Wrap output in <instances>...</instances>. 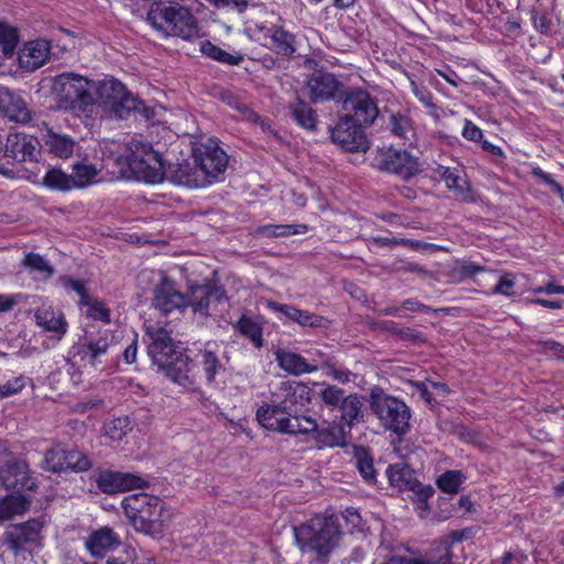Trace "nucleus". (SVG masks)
Listing matches in <instances>:
<instances>
[{
  "label": "nucleus",
  "mask_w": 564,
  "mask_h": 564,
  "mask_svg": "<svg viewBox=\"0 0 564 564\" xmlns=\"http://www.w3.org/2000/svg\"><path fill=\"white\" fill-rule=\"evenodd\" d=\"M243 33L253 42L282 56H291L295 52L294 35L280 26L249 22L245 25Z\"/></svg>",
  "instance_id": "9"
},
{
  "label": "nucleus",
  "mask_w": 564,
  "mask_h": 564,
  "mask_svg": "<svg viewBox=\"0 0 564 564\" xmlns=\"http://www.w3.org/2000/svg\"><path fill=\"white\" fill-rule=\"evenodd\" d=\"M148 337V355L160 368L178 351L173 343L171 334L158 324L145 325Z\"/></svg>",
  "instance_id": "15"
},
{
  "label": "nucleus",
  "mask_w": 564,
  "mask_h": 564,
  "mask_svg": "<svg viewBox=\"0 0 564 564\" xmlns=\"http://www.w3.org/2000/svg\"><path fill=\"white\" fill-rule=\"evenodd\" d=\"M104 431L112 441H120L130 431V422L127 416L115 417L105 423Z\"/></svg>",
  "instance_id": "51"
},
{
  "label": "nucleus",
  "mask_w": 564,
  "mask_h": 564,
  "mask_svg": "<svg viewBox=\"0 0 564 564\" xmlns=\"http://www.w3.org/2000/svg\"><path fill=\"white\" fill-rule=\"evenodd\" d=\"M293 120L306 130H314L316 127V112L305 101L297 99L290 106Z\"/></svg>",
  "instance_id": "38"
},
{
  "label": "nucleus",
  "mask_w": 564,
  "mask_h": 564,
  "mask_svg": "<svg viewBox=\"0 0 564 564\" xmlns=\"http://www.w3.org/2000/svg\"><path fill=\"white\" fill-rule=\"evenodd\" d=\"M153 293V306L163 315L183 311L188 306L187 296L180 292L176 283L167 276L161 280Z\"/></svg>",
  "instance_id": "17"
},
{
  "label": "nucleus",
  "mask_w": 564,
  "mask_h": 564,
  "mask_svg": "<svg viewBox=\"0 0 564 564\" xmlns=\"http://www.w3.org/2000/svg\"><path fill=\"white\" fill-rule=\"evenodd\" d=\"M66 449L56 446L46 451L43 459V469L51 473H63L67 471Z\"/></svg>",
  "instance_id": "45"
},
{
  "label": "nucleus",
  "mask_w": 564,
  "mask_h": 564,
  "mask_svg": "<svg viewBox=\"0 0 564 564\" xmlns=\"http://www.w3.org/2000/svg\"><path fill=\"white\" fill-rule=\"evenodd\" d=\"M23 262L26 268L44 273L46 276H51L54 272L53 267L42 256L34 252L25 254Z\"/></svg>",
  "instance_id": "57"
},
{
  "label": "nucleus",
  "mask_w": 564,
  "mask_h": 564,
  "mask_svg": "<svg viewBox=\"0 0 564 564\" xmlns=\"http://www.w3.org/2000/svg\"><path fill=\"white\" fill-rule=\"evenodd\" d=\"M111 341L107 334L89 336L78 347L77 355L82 361L87 362L90 366H96L102 362V358L107 355L110 348Z\"/></svg>",
  "instance_id": "30"
},
{
  "label": "nucleus",
  "mask_w": 564,
  "mask_h": 564,
  "mask_svg": "<svg viewBox=\"0 0 564 564\" xmlns=\"http://www.w3.org/2000/svg\"><path fill=\"white\" fill-rule=\"evenodd\" d=\"M356 468L366 484L373 485L377 481L373 458L368 451L362 448L356 453Z\"/></svg>",
  "instance_id": "47"
},
{
  "label": "nucleus",
  "mask_w": 564,
  "mask_h": 564,
  "mask_svg": "<svg viewBox=\"0 0 564 564\" xmlns=\"http://www.w3.org/2000/svg\"><path fill=\"white\" fill-rule=\"evenodd\" d=\"M340 529L333 517H314L294 527V538L302 552L314 553L325 563L338 544Z\"/></svg>",
  "instance_id": "3"
},
{
  "label": "nucleus",
  "mask_w": 564,
  "mask_h": 564,
  "mask_svg": "<svg viewBox=\"0 0 564 564\" xmlns=\"http://www.w3.org/2000/svg\"><path fill=\"white\" fill-rule=\"evenodd\" d=\"M217 9H227L237 11L239 13L246 11L248 8V0H206Z\"/></svg>",
  "instance_id": "61"
},
{
  "label": "nucleus",
  "mask_w": 564,
  "mask_h": 564,
  "mask_svg": "<svg viewBox=\"0 0 564 564\" xmlns=\"http://www.w3.org/2000/svg\"><path fill=\"white\" fill-rule=\"evenodd\" d=\"M312 400V389L302 382H281L279 392L272 394L256 412L259 424L270 431L285 434H308L316 421L303 415Z\"/></svg>",
  "instance_id": "1"
},
{
  "label": "nucleus",
  "mask_w": 564,
  "mask_h": 564,
  "mask_svg": "<svg viewBox=\"0 0 564 564\" xmlns=\"http://www.w3.org/2000/svg\"><path fill=\"white\" fill-rule=\"evenodd\" d=\"M94 83L79 74L65 72L53 78L52 91L56 96L58 107L79 113L93 112L95 97Z\"/></svg>",
  "instance_id": "6"
},
{
  "label": "nucleus",
  "mask_w": 564,
  "mask_h": 564,
  "mask_svg": "<svg viewBox=\"0 0 564 564\" xmlns=\"http://www.w3.org/2000/svg\"><path fill=\"white\" fill-rule=\"evenodd\" d=\"M193 158L199 170L204 171L207 186L218 181L228 166L227 153L214 141L197 144L193 149Z\"/></svg>",
  "instance_id": "12"
},
{
  "label": "nucleus",
  "mask_w": 564,
  "mask_h": 564,
  "mask_svg": "<svg viewBox=\"0 0 564 564\" xmlns=\"http://www.w3.org/2000/svg\"><path fill=\"white\" fill-rule=\"evenodd\" d=\"M344 118L355 126H370L379 115L375 98L364 89H354L343 102Z\"/></svg>",
  "instance_id": "11"
},
{
  "label": "nucleus",
  "mask_w": 564,
  "mask_h": 564,
  "mask_svg": "<svg viewBox=\"0 0 564 564\" xmlns=\"http://www.w3.org/2000/svg\"><path fill=\"white\" fill-rule=\"evenodd\" d=\"M96 91L105 109L127 91L124 85L115 78H106L98 83Z\"/></svg>",
  "instance_id": "35"
},
{
  "label": "nucleus",
  "mask_w": 564,
  "mask_h": 564,
  "mask_svg": "<svg viewBox=\"0 0 564 564\" xmlns=\"http://www.w3.org/2000/svg\"><path fill=\"white\" fill-rule=\"evenodd\" d=\"M274 355L278 366L290 375L302 376L317 371L316 365L308 362L300 354L278 349Z\"/></svg>",
  "instance_id": "31"
},
{
  "label": "nucleus",
  "mask_w": 564,
  "mask_h": 564,
  "mask_svg": "<svg viewBox=\"0 0 564 564\" xmlns=\"http://www.w3.org/2000/svg\"><path fill=\"white\" fill-rule=\"evenodd\" d=\"M67 470L73 471H86L90 469L91 462L90 459L84 455L83 453L74 449H66V459Z\"/></svg>",
  "instance_id": "54"
},
{
  "label": "nucleus",
  "mask_w": 564,
  "mask_h": 564,
  "mask_svg": "<svg viewBox=\"0 0 564 564\" xmlns=\"http://www.w3.org/2000/svg\"><path fill=\"white\" fill-rule=\"evenodd\" d=\"M386 475L390 486L398 490H409L416 480L414 470L405 464L389 465Z\"/></svg>",
  "instance_id": "33"
},
{
  "label": "nucleus",
  "mask_w": 564,
  "mask_h": 564,
  "mask_svg": "<svg viewBox=\"0 0 564 564\" xmlns=\"http://www.w3.org/2000/svg\"><path fill=\"white\" fill-rule=\"evenodd\" d=\"M43 183L51 189L69 191L73 187L72 176L59 169H51L45 173Z\"/></svg>",
  "instance_id": "50"
},
{
  "label": "nucleus",
  "mask_w": 564,
  "mask_h": 564,
  "mask_svg": "<svg viewBox=\"0 0 564 564\" xmlns=\"http://www.w3.org/2000/svg\"><path fill=\"white\" fill-rule=\"evenodd\" d=\"M305 89L311 101L319 104L334 100L340 93L341 83L330 73L316 70L307 78Z\"/></svg>",
  "instance_id": "18"
},
{
  "label": "nucleus",
  "mask_w": 564,
  "mask_h": 564,
  "mask_svg": "<svg viewBox=\"0 0 564 564\" xmlns=\"http://www.w3.org/2000/svg\"><path fill=\"white\" fill-rule=\"evenodd\" d=\"M121 544L120 536L109 527L93 530L85 539L87 552L95 558H104Z\"/></svg>",
  "instance_id": "24"
},
{
  "label": "nucleus",
  "mask_w": 564,
  "mask_h": 564,
  "mask_svg": "<svg viewBox=\"0 0 564 564\" xmlns=\"http://www.w3.org/2000/svg\"><path fill=\"white\" fill-rule=\"evenodd\" d=\"M36 324L44 330L53 333L57 338L64 336L68 324L62 313H56L52 307L39 308L35 313Z\"/></svg>",
  "instance_id": "32"
},
{
  "label": "nucleus",
  "mask_w": 564,
  "mask_h": 564,
  "mask_svg": "<svg viewBox=\"0 0 564 564\" xmlns=\"http://www.w3.org/2000/svg\"><path fill=\"white\" fill-rule=\"evenodd\" d=\"M30 501L23 495H8L0 499V521L10 520L15 514L23 513Z\"/></svg>",
  "instance_id": "36"
},
{
  "label": "nucleus",
  "mask_w": 564,
  "mask_h": 564,
  "mask_svg": "<svg viewBox=\"0 0 564 564\" xmlns=\"http://www.w3.org/2000/svg\"><path fill=\"white\" fill-rule=\"evenodd\" d=\"M82 306L87 307L86 315L88 318L109 324L111 321V311L106 303L99 299H93L90 295L86 301L80 303Z\"/></svg>",
  "instance_id": "44"
},
{
  "label": "nucleus",
  "mask_w": 564,
  "mask_h": 564,
  "mask_svg": "<svg viewBox=\"0 0 564 564\" xmlns=\"http://www.w3.org/2000/svg\"><path fill=\"white\" fill-rule=\"evenodd\" d=\"M98 174L99 170L93 164H74L73 172L70 174L73 187L82 188L95 183Z\"/></svg>",
  "instance_id": "42"
},
{
  "label": "nucleus",
  "mask_w": 564,
  "mask_h": 564,
  "mask_svg": "<svg viewBox=\"0 0 564 564\" xmlns=\"http://www.w3.org/2000/svg\"><path fill=\"white\" fill-rule=\"evenodd\" d=\"M39 140L32 135L24 133H11L3 144L4 156L17 162L36 161L40 153Z\"/></svg>",
  "instance_id": "20"
},
{
  "label": "nucleus",
  "mask_w": 564,
  "mask_h": 564,
  "mask_svg": "<svg viewBox=\"0 0 564 564\" xmlns=\"http://www.w3.org/2000/svg\"><path fill=\"white\" fill-rule=\"evenodd\" d=\"M307 226L297 225H264L258 229L259 235L263 237H286L292 235L305 234Z\"/></svg>",
  "instance_id": "48"
},
{
  "label": "nucleus",
  "mask_w": 564,
  "mask_h": 564,
  "mask_svg": "<svg viewBox=\"0 0 564 564\" xmlns=\"http://www.w3.org/2000/svg\"><path fill=\"white\" fill-rule=\"evenodd\" d=\"M0 481L7 490L17 494L34 491L37 488L29 464L21 459L9 460L0 467Z\"/></svg>",
  "instance_id": "13"
},
{
  "label": "nucleus",
  "mask_w": 564,
  "mask_h": 564,
  "mask_svg": "<svg viewBox=\"0 0 564 564\" xmlns=\"http://www.w3.org/2000/svg\"><path fill=\"white\" fill-rule=\"evenodd\" d=\"M538 346L543 352H552L558 359L564 360V345L554 340L546 339L538 343Z\"/></svg>",
  "instance_id": "63"
},
{
  "label": "nucleus",
  "mask_w": 564,
  "mask_h": 564,
  "mask_svg": "<svg viewBox=\"0 0 564 564\" xmlns=\"http://www.w3.org/2000/svg\"><path fill=\"white\" fill-rule=\"evenodd\" d=\"M462 135L464 139L471 142L481 143L484 140L482 130L469 119L464 120Z\"/></svg>",
  "instance_id": "60"
},
{
  "label": "nucleus",
  "mask_w": 564,
  "mask_h": 564,
  "mask_svg": "<svg viewBox=\"0 0 564 564\" xmlns=\"http://www.w3.org/2000/svg\"><path fill=\"white\" fill-rule=\"evenodd\" d=\"M361 127L355 126V123L343 117L332 130L330 138L333 142L340 145L344 150L350 152L364 151L366 149V137Z\"/></svg>",
  "instance_id": "23"
},
{
  "label": "nucleus",
  "mask_w": 564,
  "mask_h": 564,
  "mask_svg": "<svg viewBox=\"0 0 564 564\" xmlns=\"http://www.w3.org/2000/svg\"><path fill=\"white\" fill-rule=\"evenodd\" d=\"M122 176L148 184H159L165 177V164L161 154L148 141L133 138L124 153L116 159Z\"/></svg>",
  "instance_id": "2"
},
{
  "label": "nucleus",
  "mask_w": 564,
  "mask_h": 564,
  "mask_svg": "<svg viewBox=\"0 0 564 564\" xmlns=\"http://www.w3.org/2000/svg\"><path fill=\"white\" fill-rule=\"evenodd\" d=\"M412 93L415 98L431 110H436V105L433 102L432 93L424 86H419L414 82H411Z\"/></svg>",
  "instance_id": "59"
},
{
  "label": "nucleus",
  "mask_w": 564,
  "mask_h": 564,
  "mask_svg": "<svg viewBox=\"0 0 564 564\" xmlns=\"http://www.w3.org/2000/svg\"><path fill=\"white\" fill-rule=\"evenodd\" d=\"M270 307L281 312L288 319L297 323L303 327L327 328L329 321L325 316L311 313L306 310L297 308L289 304L270 303Z\"/></svg>",
  "instance_id": "27"
},
{
  "label": "nucleus",
  "mask_w": 564,
  "mask_h": 564,
  "mask_svg": "<svg viewBox=\"0 0 564 564\" xmlns=\"http://www.w3.org/2000/svg\"><path fill=\"white\" fill-rule=\"evenodd\" d=\"M224 289L216 284H197L191 286V296L187 297L188 305L192 306L194 313L202 315L208 314V307L210 300L214 299L217 302L224 296Z\"/></svg>",
  "instance_id": "29"
},
{
  "label": "nucleus",
  "mask_w": 564,
  "mask_h": 564,
  "mask_svg": "<svg viewBox=\"0 0 564 564\" xmlns=\"http://www.w3.org/2000/svg\"><path fill=\"white\" fill-rule=\"evenodd\" d=\"M235 329L247 339L250 340L256 349H261L264 346L263 328L260 323L252 317L242 315L239 317L235 325Z\"/></svg>",
  "instance_id": "34"
},
{
  "label": "nucleus",
  "mask_w": 564,
  "mask_h": 564,
  "mask_svg": "<svg viewBox=\"0 0 564 564\" xmlns=\"http://www.w3.org/2000/svg\"><path fill=\"white\" fill-rule=\"evenodd\" d=\"M123 513L137 532L154 536L164 530L165 502L155 495L138 492L121 501Z\"/></svg>",
  "instance_id": "4"
},
{
  "label": "nucleus",
  "mask_w": 564,
  "mask_h": 564,
  "mask_svg": "<svg viewBox=\"0 0 564 564\" xmlns=\"http://www.w3.org/2000/svg\"><path fill=\"white\" fill-rule=\"evenodd\" d=\"M58 283L67 291L72 290L79 296V304L83 301H86L89 296L88 289L86 286V282L84 280L75 279L69 275H61L58 278Z\"/></svg>",
  "instance_id": "56"
},
{
  "label": "nucleus",
  "mask_w": 564,
  "mask_h": 564,
  "mask_svg": "<svg viewBox=\"0 0 564 564\" xmlns=\"http://www.w3.org/2000/svg\"><path fill=\"white\" fill-rule=\"evenodd\" d=\"M19 43L18 29L8 23L0 22V48L4 56L13 55Z\"/></svg>",
  "instance_id": "49"
},
{
  "label": "nucleus",
  "mask_w": 564,
  "mask_h": 564,
  "mask_svg": "<svg viewBox=\"0 0 564 564\" xmlns=\"http://www.w3.org/2000/svg\"><path fill=\"white\" fill-rule=\"evenodd\" d=\"M138 105L139 100L131 93L126 91L122 94V96L109 105L106 110L113 118L126 119L131 111L138 109Z\"/></svg>",
  "instance_id": "41"
},
{
  "label": "nucleus",
  "mask_w": 564,
  "mask_h": 564,
  "mask_svg": "<svg viewBox=\"0 0 564 564\" xmlns=\"http://www.w3.org/2000/svg\"><path fill=\"white\" fill-rule=\"evenodd\" d=\"M161 368L165 370L166 376L173 382L184 388H193L195 386L193 361L185 352L178 350Z\"/></svg>",
  "instance_id": "25"
},
{
  "label": "nucleus",
  "mask_w": 564,
  "mask_h": 564,
  "mask_svg": "<svg viewBox=\"0 0 564 564\" xmlns=\"http://www.w3.org/2000/svg\"><path fill=\"white\" fill-rule=\"evenodd\" d=\"M434 174L444 182L446 188L452 191L458 200L465 204L477 202V194L471 188L469 182L462 176L458 169L438 165L434 170Z\"/></svg>",
  "instance_id": "21"
},
{
  "label": "nucleus",
  "mask_w": 564,
  "mask_h": 564,
  "mask_svg": "<svg viewBox=\"0 0 564 564\" xmlns=\"http://www.w3.org/2000/svg\"><path fill=\"white\" fill-rule=\"evenodd\" d=\"M30 379L23 375L12 377L6 382H0V399H6L21 392Z\"/></svg>",
  "instance_id": "55"
},
{
  "label": "nucleus",
  "mask_w": 564,
  "mask_h": 564,
  "mask_svg": "<svg viewBox=\"0 0 564 564\" xmlns=\"http://www.w3.org/2000/svg\"><path fill=\"white\" fill-rule=\"evenodd\" d=\"M147 21L165 35L178 36L186 41L196 39L199 33L195 17L177 2H154L147 14Z\"/></svg>",
  "instance_id": "5"
},
{
  "label": "nucleus",
  "mask_w": 564,
  "mask_h": 564,
  "mask_svg": "<svg viewBox=\"0 0 564 564\" xmlns=\"http://www.w3.org/2000/svg\"><path fill=\"white\" fill-rule=\"evenodd\" d=\"M378 167L381 171L397 174L404 180H409L420 171L416 156L410 154L406 150L394 148H389L381 153Z\"/></svg>",
  "instance_id": "14"
},
{
  "label": "nucleus",
  "mask_w": 564,
  "mask_h": 564,
  "mask_svg": "<svg viewBox=\"0 0 564 564\" xmlns=\"http://www.w3.org/2000/svg\"><path fill=\"white\" fill-rule=\"evenodd\" d=\"M192 159H194L192 156ZM169 178L176 185L188 188H203L207 186V178L204 171L199 170L194 160H182L169 167Z\"/></svg>",
  "instance_id": "22"
},
{
  "label": "nucleus",
  "mask_w": 564,
  "mask_h": 564,
  "mask_svg": "<svg viewBox=\"0 0 564 564\" xmlns=\"http://www.w3.org/2000/svg\"><path fill=\"white\" fill-rule=\"evenodd\" d=\"M151 480L149 475L111 469H100L95 477L97 488L106 495L145 489L150 487Z\"/></svg>",
  "instance_id": "10"
},
{
  "label": "nucleus",
  "mask_w": 564,
  "mask_h": 564,
  "mask_svg": "<svg viewBox=\"0 0 564 564\" xmlns=\"http://www.w3.org/2000/svg\"><path fill=\"white\" fill-rule=\"evenodd\" d=\"M486 268L481 264L475 263L473 261L464 260L456 262L453 268V276L459 281L470 279L480 272H485Z\"/></svg>",
  "instance_id": "52"
},
{
  "label": "nucleus",
  "mask_w": 564,
  "mask_h": 564,
  "mask_svg": "<svg viewBox=\"0 0 564 564\" xmlns=\"http://www.w3.org/2000/svg\"><path fill=\"white\" fill-rule=\"evenodd\" d=\"M409 491L413 492V502L421 501V499H430L434 495V489L430 485H423L417 479L409 488Z\"/></svg>",
  "instance_id": "62"
},
{
  "label": "nucleus",
  "mask_w": 564,
  "mask_h": 564,
  "mask_svg": "<svg viewBox=\"0 0 564 564\" xmlns=\"http://www.w3.org/2000/svg\"><path fill=\"white\" fill-rule=\"evenodd\" d=\"M48 150L58 158H68L74 151V140L66 135L48 131L45 139Z\"/></svg>",
  "instance_id": "39"
},
{
  "label": "nucleus",
  "mask_w": 564,
  "mask_h": 564,
  "mask_svg": "<svg viewBox=\"0 0 564 564\" xmlns=\"http://www.w3.org/2000/svg\"><path fill=\"white\" fill-rule=\"evenodd\" d=\"M0 109L10 121L21 124L32 121L33 112L25 99L9 89L0 91Z\"/></svg>",
  "instance_id": "26"
},
{
  "label": "nucleus",
  "mask_w": 564,
  "mask_h": 564,
  "mask_svg": "<svg viewBox=\"0 0 564 564\" xmlns=\"http://www.w3.org/2000/svg\"><path fill=\"white\" fill-rule=\"evenodd\" d=\"M322 367L328 377L343 384L350 382L351 377L355 376L349 369L337 366L333 359H326Z\"/></svg>",
  "instance_id": "53"
},
{
  "label": "nucleus",
  "mask_w": 564,
  "mask_h": 564,
  "mask_svg": "<svg viewBox=\"0 0 564 564\" xmlns=\"http://www.w3.org/2000/svg\"><path fill=\"white\" fill-rule=\"evenodd\" d=\"M319 386L317 397L328 416L339 417L348 423L359 422L362 417V397L358 393L345 395L344 389L335 384L321 383Z\"/></svg>",
  "instance_id": "8"
},
{
  "label": "nucleus",
  "mask_w": 564,
  "mask_h": 564,
  "mask_svg": "<svg viewBox=\"0 0 564 564\" xmlns=\"http://www.w3.org/2000/svg\"><path fill=\"white\" fill-rule=\"evenodd\" d=\"M208 346L209 344L206 345L204 349L199 350L198 362L204 370L206 382L208 384H212L213 382H215L216 376L223 369V365L218 358L217 352L212 350Z\"/></svg>",
  "instance_id": "37"
},
{
  "label": "nucleus",
  "mask_w": 564,
  "mask_h": 564,
  "mask_svg": "<svg viewBox=\"0 0 564 564\" xmlns=\"http://www.w3.org/2000/svg\"><path fill=\"white\" fill-rule=\"evenodd\" d=\"M42 529L43 522L39 519L17 523L6 532V542L14 553L23 552L28 545H34L39 541Z\"/></svg>",
  "instance_id": "19"
},
{
  "label": "nucleus",
  "mask_w": 564,
  "mask_h": 564,
  "mask_svg": "<svg viewBox=\"0 0 564 564\" xmlns=\"http://www.w3.org/2000/svg\"><path fill=\"white\" fill-rule=\"evenodd\" d=\"M51 46L46 40H34L24 44L19 53V62L22 68L35 70L46 62Z\"/></svg>",
  "instance_id": "28"
},
{
  "label": "nucleus",
  "mask_w": 564,
  "mask_h": 564,
  "mask_svg": "<svg viewBox=\"0 0 564 564\" xmlns=\"http://www.w3.org/2000/svg\"><path fill=\"white\" fill-rule=\"evenodd\" d=\"M464 479L465 476L462 470L452 469L441 474L436 480V485L442 492L454 495L459 491Z\"/></svg>",
  "instance_id": "46"
},
{
  "label": "nucleus",
  "mask_w": 564,
  "mask_h": 564,
  "mask_svg": "<svg viewBox=\"0 0 564 564\" xmlns=\"http://www.w3.org/2000/svg\"><path fill=\"white\" fill-rule=\"evenodd\" d=\"M327 426L316 427L308 432L312 433L317 448L344 447L347 444V434L350 433L356 423H348L339 417L327 416L324 419Z\"/></svg>",
  "instance_id": "16"
},
{
  "label": "nucleus",
  "mask_w": 564,
  "mask_h": 564,
  "mask_svg": "<svg viewBox=\"0 0 564 564\" xmlns=\"http://www.w3.org/2000/svg\"><path fill=\"white\" fill-rule=\"evenodd\" d=\"M389 123L391 133L399 139L410 141L414 134L412 121L406 113H391Z\"/></svg>",
  "instance_id": "43"
},
{
  "label": "nucleus",
  "mask_w": 564,
  "mask_h": 564,
  "mask_svg": "<svg viewBox=\"0 0 564 564\" xmlns=\"http://www.w3.org/2000/svg\"><path fill=\"white\" fill-rule=\"evenodd\" d=\"M200 52L205 56L227 65H239L243 61V56L241 54L228 53L221 47L213 44L210 41L207 40L200 42Z\"/></svg>",
  "instance_id": "40"
},
{
  "label": "nucleus",
  "mask_w": 564,
  "mask_h": 564,
  "mask_svg": "<svg viewBox=\"0 0 564 564\" xmlns=\"http://www.w3.org/2000/svg\"><path fill=\"white\" fill-rule=\"evenodd\" d=\"M531 174L541 183L547 185L551 188V191L554 192L564 203V188L560 183H557L553 178V176L550 173L543 171L540 166H533L531 169Z\"/></svg>",
  "instance_id": "58"
},
{
  "label": "nucleus",
  "mask_w": 564,
  "mask_h": 564,
  "mask_svg": "<svg viewBox=\"0 0 564 564\" xmlns=\"http://www.w3.org/2000/svg\"><path fill=\"white\" fill-rule=\"evenodd\" d=\"M514 280L511 274H503L500 276L498 283L494 288V292L502 295L513 294Z\"/></svg>",
  "instance_id": "64"
},
{
  "label": "nucleus",
  "mask_w": 564,
  "mask_h": 564,
  "mask_svg": "<svg viewBox=\"0 0 564 564\" xmlns=\"http://www.w3.org/2000/svg\"><path fill=\"white\" fill-rule=\"evenodd\" d=\"M369 405L384 431L398 437L408 434L412 410L403 399L388 394L381 388H375L369 395Z\"/></svg>",
  "instance_id": "7"
}]
</instances>
